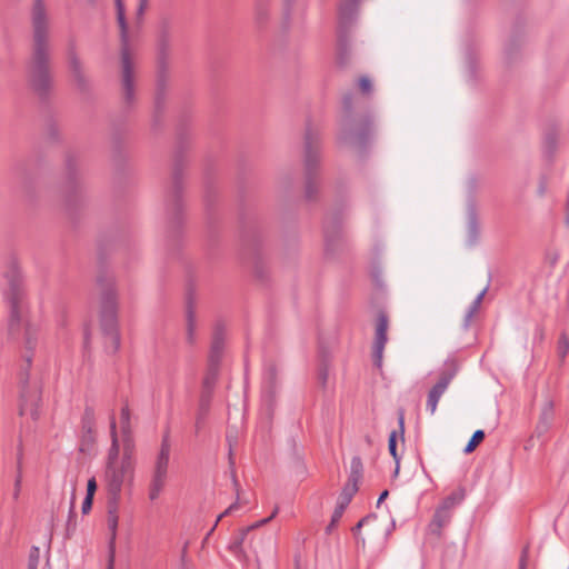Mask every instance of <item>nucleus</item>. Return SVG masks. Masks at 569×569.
I'll use <instances>...</instances> for the list:
<instances>
[{
  "label": "nucleus",
  "mask_w": 569,
  "mask_h": 569,
  "mask_svg": "<svg viewBox=\"0 0 569 569\" xmlns=\"http://www.w3.org/2000/svg\"><path fill=\"white\" fill-rule=\"evenodd\" d=\"M9 289L6 293L9 303L10 316L8 332L13 340L22 339L23 362L19 372V413L30 415L33 420L39 418V405L41 401V387L38 381H30L29 371L32 365L33 351L36 350L40 330L39 327L26 319V306L23 300V286L19 270L12 267L7 273Z\"/></svg>",
  "instance_id": "nucleus-1"
},
{
  "label": "nucleus",
  "mask_w": 569,
  "mask_h": 569,
  "mask_svg": "<svg viewBox=\"0 0 569 569\" xmlns=\"http://www.w3.org/2000/svg\"><path fill=\"white\" fill-rule=\"evenodd\" d=\"M31 46L26 62L28 84L41 102L48 101L52 90L50 20L43 0H33L31 11Z\"/></svg>",
  "instance_id": "nucleus-2"
},
{
  "label": "nucleus",
  "mask_w": 569,
  "mask_h": 569,
  "mask_svg": "<svg viewBox=\"0 0 569 569\" xmlns=\"http://www.w3.org/2000/svg\"><path fill=\"white\" fill-rule=\"evenodd\" d=\"M187 147L188 137L184 123L181 122L177 129V144L173 152L172 169L163 196L167 223L166 237L169 244L173 248L179 243L184 222L183 190Z\"/></svg>",
  "instance_id": "nucleus-3"
},
{
  "label": "nucleus",
  "mask_w": 569,
  "mask_h": 569,
  "mask_svg": "<svg viewBox=\"0 0 569 569\" xmlns=\"http://www.w3.org/2000/svg\"><path fill=\"white\" fill-rule=\"evenodd\" d=\"M97 288L99 290V321L101 332L106 340V351L116 353L120 348V335L118 327V288L114 276L101 268L97 274Z\"/></svg>",
  "instance_id": "nucleus-4"
},
{
  "label": "nucleus",
  "mask_w": 569,
  "mask_h": 569,
  "mask_svg": "<svg viewBox=\"0 0 569 569\" xmlns=\"http://www.w3.org/2000/svg\"><path fill=\"white\" fill-rule=\"evenodd\" d=\"M343 116L340 122L339 141L365 153L375 136V120L370 112L353 113V93L342 97Z\"/></svg>",
  "instance_id": "nucleus-5"
},
{
  "label": "nucleus",
  "mask_w": 569,
  "mask_h": 569,
  "mask_svg": "<svg viewBox=\"0 0 569 569\" xmlns=\"http://www.w3.org/2000/svg\"><path fill=\"white\" fill-rule=\"evenodd\" d=\"M120 29V91L122 111L129 112L137 101L136 72L130 52L129 26L122 0H114Z\"/></svg>",
  "instance_id": "nucleus-6"
},
{
  "label": "nucleus",
  "mask_w": 569,
  "mask_h": 569,
  "mask_svg": "<svg viewBox=\"0 0 569 569\" xmlns=\"http://www.w3.org/2000/svg\"><path fill=\"white\" fill-rule=\"evenodd\" d=\"M169 53H170V30L169 23L163 22L158 40L157 53V79L156 93L153 102V113L151 127L153 131L162 127L163 114L166 111L167 97L169 92Z\"/></svg>",
  "instance_id": "nucleus-7"
},
{
  "label": "nucleus",
  "mask_w": 569,
  "mask_h": 569,
  "mask_svg": "<svg viewBox=\"0 0 569 569\" xmlns=\"http://www.w3.org/2000/svg\"><path fill=\"white\" fill-rule=\"evenodd\" d=\"M133 471L122 469L118 463H107L104 471V482L107 490V510H108V528L110 530L109 551L110 563L113 562L116 537L118 528V506L122 486L126 481L132 483Z\"/></svg>",
  "instance_id": "nucleus-8"
},
{
  "label": "nucleus",
  "mask_w": 569,
  "mask_h": 569,
  "mask_svg": "<svg viewBox=\"0 0 569 569\" xmlns=\"http://www.w3.org/2000/svg\"><path fill=\"white\" fill-rule=\"evenodd\" d=\"M241 242L247 259L250 261L254 278L261 283L267 282L269 270L262 253V228L256 216L240 214Z\"/></svg>",
  "instance_id": "nucleus-9"
},
{
  "label": "nucleus",
  "mask_w": 569,
  "mask_h": 569,
  "mask_svg": "<svg viewBox=\"0 0 569 569\" xmlns=\"http://www.w3.org/2000/svg\"><path fill=\"white\" fill-rule=\"evenodd\" d=\"M321 139L319 131L307 124L303 138L305 200L317 202L320 194Z\"/></svg>",
  "instance_id": "nucleus-10"
},
{
  "label": "nucleus",
  "mask_w": 569,
  "mask_h": 569,
  "mask_svg": "<svg viewBox=\"0 0 569 569\" xmlns=\"http://www.w3.org/2000/svg\"><path fill=\"white\" fill-rule=\"evenodd\" d=\"M361 0H342L339 6L337 26L336 62L346 68L352 56V28L355 26Z\"/></svg>",
  "instance_id": "nucleus-11"
},
{
  "label": "nucleus",
  "mask_w": 569,
  "mask_h": 569,
  "mask_svg": "<svg viewBox=\"0 0 569 569\" xmlns=\"http://www.w3.org/2000/svg\"><path fill=\"white\" fill-rule=\"evenodd\" d=\"M63 197L70 213L83 203L82 152L76 149L64 154Z\"/></svg>",
  "instance_id": "nucleus-12"
},
{
  "label": "nucleus",
  "mask_w": 569,
  "mask_h": 569,
  "mask_svg": "<svg viewBox=\"0 0 569 569\" xmlns=\"http://www.w3.org/2000/svg\"><path fill=\"white\" fill-rule=\"evenodd\" d=\"M66 62L76 90L83 99H90L92 96V81L87 74L86 66L77 51L74 39L68 41Z\"/></svg>",
  "instance_id": "nucleus-13"
},
{
  "label": "nucleus",
  "mask_w": 569,
  "mask_h": 569,
  "mask_svg": "<svg viewBox=\"0 0 569 569\" xmlns=\"http://www.w3.org/2000/svg\"><path fill=\"white\" fill-rule=\"evenodd\" d=\"M342 207L338 206L331 212L327 213L322 224L325 253L333 258L343 247Z\"/></svg>",
  "instance_id": "nucleus-14"
},
{
  "label": "nucleus",
  "mask_w": 569,
  "mask_h": 569,
  "mask_svg": "<svg viewBox=\"0 0 569 569\" xmlns=\"http://www.w3.org/2000/svg\"><path fill=\"white\" fill-rule=\"evenodd\" d=\"M389 326V318L386 312L379 311L376 323V338L373 342V363L378 368L382 365V355L388 341L387 331Z\"/></svg>",
  "instance_id": "nucleus-15"
},
{
  "label": "nucleus",
  "mask_w": 569,
  "mask_h": 569,
  "mask_svg": "<svg viewBox=\"0 0 569 569\" xmlns=\"http://www.w3.org/2000/svg\"><path fill=\"white\" fill-rule=\"evenodd\" d=\"M278 387V368L276 363L269 362L264 367L262 381V398L269 411L272 410L273 400Z\"/></svg>",
  "instance_id": "nucleus-16"
},
{
  "label": "nucleus",
  "mask_w": 569,
  "mask_h": 569,
  "mask_svg": "<svg viewBox=\"0 0 569 569\" xmlns=\"http://www.w3.org/2000/svg\"><path fill=\"white\" fill-rule=\"evenodd\" d=\"M197 299L192 289H189L186 297V342L193 347L197 342V316H196Z\"/></svg>",
  "instance_id": "nucleus-17"
},
{
  "label": "nucleus",
  "mask_w": 569,
  "mask_h": 569,
  "mask_svg": "<svg viewBox=\"0 0 569 569\" xmlns=\"http://www.w3.org/2000/svg\"><path fill=\"white\" fill-rule=\"evenodd\" d=\"M218 200V191L214 187L213 178L207 173L204 177V194H203V203L206 210V219L209 231L211 232L214 223V213L213 208Z\"/></svg>",
  "instance_id": "nucleus-18"
},
{
  "label": "nucleus",
  "mask_w": 569,
  "mask_h": 569,
  "mask_svg": "<svg viewBox=\"0 0 569 569\" xmlns=\"http://www.w3.org/2000/svg\"><path fill=\"white\" fill-rule=\"evenodd\" d=\"M480 239V223L478 219L477 208L473 199H469L467 203V233L466 244L470 248L475 247Z\"/></svg>",
  "instance_id": "nucleus-19"
},
{
  "label": "nucleus",
  "mask_w": 569,
  "mask_h": 569,
  "mask_svg": "<svg viewBox=\"0 0 569 569\" xmlns=\"http://www.w3.org/2000/svg\"><path fill=\"white\" fill-rule=\"evenodd\" d=\"M94 425H96V416L94 409L92 407L87 406L81 420V451H86L87 447H90L94 442Z\"/></svg>",
  "instance_id": "nucleus-20"
},
{
  "label": "nucleus",
  "mask_w": 569,
  "mask_h": 569,
  "mask_svg": "<svg viewBox=\"0 0 569 569\" xmlns=\"http://www.w3.org/2000/svg\"><path fill=\"white\" fill-rule=\"evenodd\" d=\"M355 493H356V488H351L349 485H345V487L340 493V497L338 499L337 506L331 516L330 523L326 528L327 533H330L333 530V528L338 525L346 508L351 502Z\"/></svg>",
  "instance_id": "nucleus-21"
},
{
  "label": "nucleus",
  "mask_w": 569,
  "mask_h": 569,
  "mask_svg": "<svg viewBox=\"0 0 569 569\" xmlns=\"http://www.w3.org/2000/svg\"><path fill=\"white\" fill-rule=\"evenodd\" d=\"M171 443L169 431H166L162 436L160 449L156 456V460L152 467L153 472H160L168 475L169 462H170Z\"/></svg>",
  "instance_id": "nucleus-22"
},
{
  "label": "nucleus",
  "mask_w": 569,
  "mask_h": 569,
  "mask_svg": "<svg viewBox=\"0 0 569 569\" xmlns=\"http://www.w3.org/2000/svg\"><path fill=\"white\" fill-rule=\"evenodd\" d=\"M272 0H253V22L259 31H263L271 20Z\"/></svg>",
  "instance_id": "nucleus-23"
},
{
  "label": "nucleus",
  "mask_w": 569,
  "mask_h": 569,
  "mask_svg": "<svg viewBox=\"0 0 569 569\" xmlns=\"http://www.w3.org/2000/svg\"><path fill=\"white\" fill-rule=\"evenodd\" d=\"M220 365L213 361H208L207 371L202 379L200 397L212 399L213 390L218 381Z\"/></svg>",
  "instance_id": "nucleus-24"
},
{
  "label": "nucleus",
  "mask_w": 569,
  "mask_h": 569,
  "mask_svg": "<svg viewBox=\"0 0 569 569\" xmlns=\"http://www.w3.org/2000/svg\"><path fill=\"white\" fill-rule=\"evenodd\" d=\"M398 430H392L389 435L388 439V450L391 457L393 458L395 462L400 461V457L398 455V437L403 441L405 440V410L402 408L398 409Z\"/></svg>",
  "instance_id": "nucleus-25"
},
{
  "label": "nucleus",
  "mask_w": 569,
  "mask_h": 569,
  "mask_svg": "<svg viewBox=\"0 0 569 569\" xmlns=\"http://www.w3.org/2000/svg\"><path fill=\"white\" fill-rule=\"evenodd\" d=\"M522 37L519 33H513L505 44L503 56L508 64L517 62L521 57Z\"/></svg>",
  "instance_id": "nucleus-26"
},
{
  "label": "nucleus",
  "mask_w": 569,
  "mask_h": 569,
  "mask_svg": "<svg viewBox=\"0 0 569 569\" xmlns=\"http://www.w3.org/2000/svg\"><path fill=\"white\" fill-rule=\"evenodd\" d=\"M224 345V333L221 325H217L213 331L211 348L208 361H213L220 365Z\"/></svg>",
  "instance_id": "nucleus-27"
},
{
  "label": "nucleus",
  "mask_w": 569,
  "mask_h": 569,
  "mask_svg": "<svg viewBox=\"0 0 569 569\" xmlns=\"http://www.w3.org/2000/svg\"><path fill=\"white\" fill-rule=\"evenodd\" d=\"M451 520V512L443 511L439 508L436 509L432 520L428 526V532L437 538L441 536V529L446 527Z\"/></svg>",
  "instance_id": "nucleus-28"
},
{
  "label": "nucleus",
  "mask_w": 569,
  "mask_h": 569,
  "mask_svg": "<svg viewBox=\"0 0 569 569\" xmlns=\"http://www.w3.org/2000/svg\"><path fill=\"white\" fill-rule=\"evenodd\" d=\"M459 370V365L455 360L446 361L443 369L440 372L439 380L435 385L438 389L446 391L451 380L455 378Z\"/></svg>",
  "instance_id": "nucleus-29"
},
{
  "label": "nucleus",
  "mask_w": 569,
  "mask_h": 569,
  "mask_svg": "<svg viewBox=\"0 0 569 569\" xmlns=\"http://www.w3.org/2000/svg\"><path fill=\"white\" fill-rule=\"evenodd\" d=\"M168 475L151 471V478L148 487V497L151 501H156L164 489Z\"/></svg>",
  "instance_id": "nucleus-30"
},
{
  "label": "nucleus",
  "mask_w": 569,
  "mask_h": 569,
  "mask_svg": "<svg viewBox=\"0 0 569 569\" xmlns=\"http://www.w3.org/2000/svg\"><path fill=\"white\" fill-rule=\"evenodd\" d=\"M13 174L21 188L26 192H30L32 174L29 171L28 163L26 161H19L13 167Z\"/></svg>",
  "instance_id": "nucleus-31"
},
{
  "label": "nucleus",
  "mask_w": 569,
  "mask_h": 569,
  "mask_svg": "<svg viewBox=\"0 0 569 569\" xmlns=\"http://www.w3.org/2000/svg\"><path fill=\"white\" fill-rule=\"evenodd\" d=\"M558 148V133L551 128L546 131L542 142V153L548 161H552Z\"/></svg>",
  "instance_id": "nucleus-32"
},
{
  "label": "nucleus",
  "mask_w": 569,
  "mask_h": 569,
  "mask_svg": "<svg viewBox=\"0 0 569 569\" xmlns=\"http://www.w3.org/2000/svg\"><path fill=\"white\" fill-rule=\"evenodd\" d=\"M111 143H112V154H113V159L117 161V162H122L126 158V137H124V132L119 130V129H114L113 132H112V138H111Z\"/></svg>",
  "instance_id": "nucleus-33"
},
{
  "label": "nucleus",
  "mask_w": 569,
  "mask_h": 569,
  "mask_svg": "<svg viewBox=\"0 0 569 569\" xmlns=\"http://www.w3.org/2000/svg\"><path fill=\"white\" fill-rule=\"evenodd\" d=\"M211 408V399L204 397H199L198 402V409L196 415V422H194V432L196 435H199L200 430L202 429L203 425L206 423L207 417L210 412Z\"/></svg>",
  "instance_id": "nucleus-34"
},
{
  "label": "nucleus",
  "mask_w": 569,
  "mask_h": 569,
  "mask_svg": "<svg viewBox=\"0 0 569 569\" xmlns=\"http://www.w3.org/2000/svg\"><path fill=\"white\" fill-rule=\"evenodd\" d=\"M110 435H111V447L108 452V463H118L119 461V452L120 446L117 436V423L114 413L112 412L110 416Z\"/></svg>",
  "instance_id": "nucleus-35"
},
{
  "label": "nucleus",
  "mask_w": 569,
  "mask_h": 569,
  "mask_svg": "<svg viewBox=\"0 0 569 569\" xmlns=\"http://www.w3.org/2000/svg\"><path fill=\"white\" fill-rule=\"evenodd\" d=\"M363 475V465L362 460L359 456H355L351 459L350 463V475L348 478V482L346 485H349L351 488H356V492L358 491V483L361 480Z\"/></svg>",
  "instance_id": "nucleus-36"
},
{
  "label": "nucleus",
  "mask_w": 569,
  "mask_h": 569,
  "mask_svg": "<svg viewBox=\"0 0 569 569\" xmlns=\"http://www.w3.org/2000/svg\"><path fill=\"white\" fill-rule=\"evenodd\" d=\"M329 352L322 346L319 349L318 381L325 388L328 380Z\"/></svg>",
  "instance_id": "nucleus-37"
},
{
  "label": "nucleus",
  "mask_w": 569,
  "mask_h": 569,
  "mask_svg": "<svg viewBox=\"0 0 569 569\" xmlns=\"http://www.w3.org/2000/svg\"><path fill=\"white\" fill-rule=\"evenodd\" d=\"M44 132L47 139L51 142H60L61 134L59 130V124L53 114H49L44 121Z\"/></svg>",
  "instance_id": "nucleus-38"
},
{
  "label": "nucleus",
  "mask_w": 569,
  "mask_h": 569,
  "mask_svg": "<svg viewBox=\"0 0 569 569\" xmlns=\"http://www.w3.org/2000/svg\"><path fill=\"white\" fill-rule=\"evenodd\" d=\"M76 489L73 488L72 495H71V501H70V508H69V515L68 520L66 523V538H71L77 529V513H76Z\"/></svg>",
  "instance_id": "nucleus-39"
},
{
  "label": "nucleus",
  "mask_w": 569,
  "mask_h": 569,
  "mask_svg": "<svg viewBox=\"0 0 569 569\" xmlns=\"http://www.w3.org/2000/svg\"><path fill=\"white\" fill-rule=\"evenodd\" d=\"M553 417H555L553 402L552 401H546L543 407H542V409H541L538 422L551 427L552 422H553Z\"/></svg>",
  "instance_id": "nucleus-40"
},
{
  "label": "nucleus",
  "mask_w": 569,
  "mask_h": 569,
  "mask_svg": "<svg viewBox=\"0 0 569 569\" xmlns=\"http://www.w3.org/2000/svg\"><path fill=\"white\" fill-rule=\"evenodd\" d=\"M443 392L445 391L438 389L435 386L430 389V391L428 393V399H427V410H429L431 415L435 413L438 402H439V399L441 398Z\"/></svg>",
  "instance_id": "nucleus-41"
},
{
  "label": "nucleus",
  "mask_w": 569,
  "mask_h": 569,
  "mask_svg": "<svg viewBox=\"0 0 569 569\" xmlns=\"http://www.w3.org/2000/svg\"><path fill=\"white\" fill-rule=\"evenodd\" d=\"M486 437V433L483 430L478 429L476 430L471 438L469 439L468 443L466 445L463 452L465 453H471L476 450V448L483 441Z\"/></svg>",
  "instance_id": "nucleus-42"
},
{
  "label": "nucleus",
  "mask_w": 569,
  "mask_h": 569,
  "mask_svg": "<svg viewBox=\"0 0 569 569\" xmlns=\"http://www.w3.org/2000/svg\"><path fill=\"white\" fill-rule=\"evenodd\" d=\"M118 466H121L122 469L124 468L134 472V458L131 448H123L122 457L118 461Z\"/></svg>",
  "instance_id": "nucleus-43"
},
{
  "label": "nucleus",
  "mask_w": 569,
  "mask_h": 569,
  "mask_svg": "<svg viewBox=\"0 0 569 569\" xmlns=\"http://www.w3.org/2000/svg\"><path fill=\"white\" fill-rule=\"evenodd\" d=\"M21 485H22V463H21V455H19L18 462H17V475H16V479H14L13 493H12V498L14 501H18V499H19L20 491H21Z\"/></svg>",
  "instance_id": "nucleus-44"
},
{
  "label": "nucleus",
  "mask_w": 569,
  "mask_h": 569,
  "mask_svg": "<svg viewBox=\"0 0 569 569\" xmlns=\"http://www.w3.org/2000/svg\"><path fill=\"white\" fill-rule=\"evenodd\" d=\"M130 409H129V406L128 403H126L122 408H121V412H120V423H121V431H122V436H127V433L131 432V429H130Z\"/></svg>",
  "instance_id": "nucleus-45"
},
{
  "label": "nucleus",
  "mask_w": 569,
  "mask_h": 569,
  "mask_svg": "<svg viewBox=\"0 0 569 569\" xmlns=\"http://www.w3.org/2000/svg\"><path fill=\"white\" fill-rule=\"evenodd\" d=\"M250 531V528H244L239 531L237 536L233 537L232 541L230 542V550L233 553H238L241 550V546L243 543V540L247 536V533Z\"/></svg>",
  "instance_id": "nucleus-46"
},
{
  "label": "nucleus",
  "mask_w": 569,
  "mask_h": 569,
  "mask_svg": "<svg viewBox=\"0 0 569 569\" xmlns=\"http://www.w3.org/2000/svg\"><path fill=\"white\" fill-rule=\"evenodd\" d=\"M466 62H467L469 79L471 81H475L476 80V71H477V61H476V56L470 50L467 52Z\"/></svg>",
  "instance_id": "nucleus-47"
},
{
  "label": "nucleus",
  "mask_w": 569,
  "mask_h": 569,
  "mask_svg": "<svg viewBox=\"0 0 569 569\" xmlns=\"http://www.w3.org/2000/svg\"><path fill=\"white\" fill-rule=\"evenodd\" d=\"M38 565H39V548L32 547L30 555H29L28 569H38Z\"/></svg>",
  "instance_id": "nucleus-48"
},
{
  "label": "nucleus",
  "mask_w": 569,
  "mask_h": 569,
  "mask_svg": "<svg viewBox=\"0 0 569 569\" xmlns=\"http://www.w3.org/2000/svg\"><path fill=\"white\" fill-rule=\"evenodd\" d=\"M487 290H488V287L483 288L479 293L478 296L475 298V300L472 301V303L469 306L468 310L476 313L478 311V309L480 308V305L487 293Z\"/></svg>",
  "instance_id": "nucleus-49"
},
{
  "label": "nucleus",
  "mask_w": 569,
  "mask_h": 569,
  "mask_svg": "<svg viewBox=\"0 0 569 569\" xmlns=\"http://www.w3.org/2000/svg\"><path fill=\"white\" fill-rule=\"evenodd\" d=\"M558 351L561 358H565L569 351V339L565 333L560 336Z\"/></svg>",
  "instance_id": "nucleus-50"
},
{
  "label": "nucleus",
  "mask_w": 569,
  "mask_h": 569,
  "mask_svg": "<svg viewBox=\"0 0 569 569\" xmlns=\"http://www.w3.org/2000/svg\"><path fill=\"white\" fill-rule=\"evenodd\" d=\"M456 501H457L456 495H450L447 498H445V500L438 508L443 511L451 512V508L456 505Z\"/></svg>",
  "instance_id": "nucleus-51"
},
{
  "label": "nucleus",
  "mask_w": 569,
  "mask_h": 569,
  "mask_svg": "<svg viewBox=\"0 0 569 569\" xmlns=\"http://www.w3.org/2000/svg\"><path fill=\"white\" fill-rule=\"evenodd\" d=\"M359 88L362 93H370L372 91V82L368 77H361L359 79Z\"/></svg>",
  "instance_id": "nucleus-52"
},
{
  "label": "nucleus",
  "mask_w": 569,
  "mask_h": 569,
  "mask_svg": "<svg viewBox=\"0 0 569 569\" xmlns=\"http://www.w3.org/2000/svg\"><path fill=\"white\" fill-rule=\"evenodd\" d=\"M98 489V483L94 477L90 478L87 482V497L94 498L96 491Z\"/></svg>",
  "instance_id": "nucleus-53"
},
{
  "label": "nucleus",
  "mask_w": 569,
  "mask_h": 569,
  "mask_svg": "<svg viewBox=\"0 0 569 569\" xmlns=\"http://www.w3.org/2000/svg\"><path fill=\"white\" fill-rule=\"evenodd\" d=\"M148 2L149 0H139V6H138V9H137V21L138 23L141 22L142 20V17L148 8Z\"/></svg>",
  "instance_id": "nucleus-54"
},
{
  "label": "nucleus",
  "mask_w": 569,
  "mask_h": 569,
  "mask_svg": "<svg viewBox=\"0 0 569 569\" xmlns=\"http://www.w3.org/2000/svg\"><path fill=\"white\" fill-rule=\"evenodd\" d=\"M277 513H278V508L276 507V508L273 509L272 513H271L269 517H267V518H264V519H261V520L257 521L256 523H253L252 526H250V527H249V528H250V530H252V529H254V528H259V527H261V526H263V525L268 523L269 521H271V519H273V518L277 516Z\"/></svg>",
  "instance_id": "nucleus-55"
},
{
  "label": "nucleus",
  "mask_w": 569,
  "mask_h": 569,
  "mask_svg": "<svg viewBox=\"0 0 569 569\" xmlns=\"http://www.w3.org/2000/svg\"><path fill=\"white\" fill-rule=\"evenodd\" d=\"M93 499L92 497H84L83 501H82V506H81V511L83 515H87L90 512V510L92 509V505H93Z\"/></svg>",
  "instance_id": "nucleus-56"
},
{
  "label": "nucleus",
  "mask_w": 569,
  "mask_h": 569,
  "mask_svg": "<svg viewBox=\"0 0 569 569\" xmlns=\"http://www.w3.org/2000/svg\"><path fill=\"white\" fill-rule=\"evenodd\" d=\"M547 186H548L547 178L545 176H542L539 180V184H538V189H537V193L539 197H543L546 194Z\"/></svg>",
  "instance_id": "nucleus-57"
},
{
  "label": "nucleus",
  "mask_w": 569,
  "mask_h": 569,
  "mask_svg": "<svg viewBox=\"0 0 569 569\" xmlns=\"http://www.w3.org/2000/svg\"><path fill=\"white\" fill-rule=\"evenodd\" d=\"M371 277L377 287L381 288L383 286V281L381 278V271L379 269L375 268L371 272Z\"/></svg>",
  "instance_id": "nucleus-58"
},
{
  "label": "nucleus",
  "mask_w": 569,
  "mask_h": 569,
  "mask_svg": "<svg viewBox=\"0 0 569 569\" xmlns=\"http://www.w3.org/2000/svg\"><path fill=\"white\" fill-rule=\"evenodd\" d=\"M551 427L547 426V425H543V423H540L538 422L537 423V427H536V436L537 438H542L547 435V432L549 431Z\"/></svg>",
  "instance_id": "nucleus-59"
},
{
  "label": "nucleus",
  "mask_w": 569,
  "mask_h": 569,
  "mask_svg": "<svg viewBox=\"0 0 569 569\" xmlns=\"http://www.w3.org/2000/svg\"><path fill=\"white\" fill-rule=\"evenodd\" d=\"M238 508H239L238 502H234V503H232L231 506H229V508H228L223 513H221V515L218 517V519H217V521H216V523H214L213 528L208 532V536L213 531V529L216 528V526H217L218 521H219L222 517H224L226 515H229V513L233 512V511H234V510H237Z\"/></svg>",
  "instance_id": "nucleus-60"
},
{
  "label": "nucleus",
  "mask_w": 569,
  "mask_h": 569,
  "mask_svg": "<svg viewBox=\"0 0 569 569\" xmlns=\"http://www.w3.org/2000/svg\"><path fill=\"white\" fill-rule=\"evenodd\" d=\"M295 2L296 0H283V14L286 19L289 18L291 8Z\"/></svg>",
  "instance_id": "nucleus-61"
},
{
  "label": "nucleus",
  "mask_w": 569,
  "mask_h": 569,
  "mask_svg": "<svg viewBox=\"0 0 569 569\" xmlns=\"http://www.w3.org/2000/svg\"><path fill=\"white\" fill-rule=\"evenodd\" d=\"M528 552H529V548L525 547L521 551L519 569H526V566H527L526 561H527Z\"/></svg>",
  "instance_id": "nucleus-62"
},
{
  "label": "nucleus",
  "mask_w": 569,
  "mask_h": 569,
  "mask_svg": "<svg viewBox=\"0 0 569 569\" xmlns=\"http://www.w3.org/2000/svg\"><path fill=\"white\" fill-rule=\"evenodd\" d=\"M473 315H475L473 312H471V311L467 310V312H466V315H465V318H463V328H465V329H468V328H469V326H470V321H471V319H472Z\"/></svg>",
  "instance_id": "nucleus-63"
},
{
  "label": "nucleus",
  "mask_w": 569,
  "mask_h": 569,
  "mask_svg": "<svg viewBox=\"0 0 569 569\" xmlns=\"http://www.w3.org/2000/svg\"><path fill=\"white\" fill-rule=\"evenodd\" d=\"M123 448H131L133 450L131 432L127 433V436H123Z\"/></svg>",
  "instance_id": "nucleus-64"
}]
</instances>
